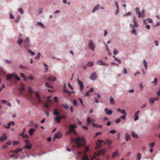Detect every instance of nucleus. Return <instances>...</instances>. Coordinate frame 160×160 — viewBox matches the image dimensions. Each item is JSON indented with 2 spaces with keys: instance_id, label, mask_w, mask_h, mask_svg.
<instances>
[{
  "instance_id": "obj_1",
  "label": "nucleus",
  "mask_w": 160,
  "mask_h": 160,
  "mask_svg": "<svg viewBox=\"0 0 160 160\" xmlns=\"http://www.w3.org/2000/svg\"><path fill=\"white\" fill-rule=\"evenodd\" d=\"M21 34H20L18 38V44L21 45L23 42L24 46L25 48H28L30 46L29 38L28 37H26L25 39L23 40L21 38Z\"/></svg>"
},
{
  "instance_id": "obj_2",
  "label": "nucleus",
  "mask_w": 160,
  "mask_h": 160,
  "mask_svg": "<svg viewBox=\"0 0 160 160\" xmlns=\"http://www.w3.org/2000/svg\"><path fill=\"white\" fill-rule=\"evenodd\" d=\"M72 141H74L75 142L76 144L75 147H78V148H79L83 146L82 144L81 143V141H82V142L83 143V146L85 145V144L86 143L85 140L82 137L81 138H80L79 137H78L76 138L75 140L73 138H72Z\"/></svg>"
},
{
  "instance_id": "obj_3",
  "label": "nucleus",
  "mask_w": 160,
  "mask_h": 160,
  "mask_svg": "<svg viewBox=\"0 0 160 160\" xmlns=\"http://www.w3.org/2000/svg\"><path fill=\"white\" fill-rule=\"evenodd\" d=\"M76 128V126L74 125L71 124L69 126V130L67 133V135L70 134L71 133H73L74 134H77L75 130V128Z\"/></svg>"
},
{
  "instance_id": "obj_4",
  "label": "nucleus",
  "mask_w": 160,
  "mask_h": 160,
  "mask_svg": "<svg viewBox=\"0 0 160 160\" xmlns=\"http://www.w3.org/2000/svg\"><path fill=\"white\" fill-rule=\"evenodd\" d=\"M135 12L136 14L138 16V18H140L141 17H144V11L143 9L140 12L139 8H135Z\"/></svg>"
},
{
  "instance_id": "obj_5",
  "label": "nucleus",
  "mask_w": 160,
  "mask_h": 160,
  "mask_svg": "<svg viewBox=\"0 0 160 160\" xmlns=\"http://www.w3.org/2000/svg\"><path fill=\"white\" fill-rule=\"evenodd\" d=\"M26 145L22 148L23 149H30L32 148V144L30 142L29 140L26 139L25 140Z\"/></svg>"
},
{
  "instance_id": "obj_6",
  "label": "nucleus",
  "mask_w": 160,
  "mask_h": 160,
  "mask_svg": "<svg viewBox=\"0 0 160 160\" xmlns=\"http://www.w3.org/2000/svg\"><path fill=\"white\" fill-rule=\"evenodd\" d=\"M89 150V147L86 146L84 151L82 152L84 153V154L82 156V160H89L88 158L87 155L85 153L86 152H88Z\"/></svg>"
},
{
  "instance_id": "obj_7",
  "label": "nucleus",
  "mask_w": 160,
  "mask_h": 160,
  "mask_svg": "<svg viewBox=\"0 0 160 160\" xmlns=\"http://www.w3.org/2000/svg\"><path fill=\"white\" fill-rule=\"evenodd\" d=\"M133 23L134 25L132 27V29L131 31V33L133 34H136V29L135 28H137L138 27V25L136 22L135 18H133Z\"/></svg>"
},
{
  "instance_id": "obj_8",
  "label": "nucleus",
  "mask_w": 160,
  "mask_h": 160,
  "mask_svg": "<svg viewBox=\"0 0 160 160\" xmlns=\"http://www.w3.org/2000/svg\"><path fill=\"white\" fill-rule=\"evenodd\" d=\"M15 75V73L14 72L12 74H8L6 77V79L7 81H10L12 78H14V75Z\"/></svg>"
},
{
  "instance_id": "obj_9",
  "label": "nucleus",
  "mask_w": 160,
  "mask_h": 160,
  "mask_svg": "<svg viewBox=\"0 0 160 160\" xmlns=\"http://www.w3.org/2000/svg\"><path fill=\"white\" fill-rule=\"evenodd\" d=\"M62 137V134L60 132H58L55 134V136L53 138V141H54L57 138L59 139Z\"/></svg>"
},
{
  "instance_id": "obj_10",
  "label": "nucleus",
  "mask_w": 160,
  "mask_h": 160,
  "mask_svg": "<svg viewBox=\"0 0 160 160\" xmlns=\"http://www.w3.org/2000/svg\"><path fill=\"white\" fill-rule=\"evenodd\" d=\"M15 123L14 121H10L8 124L7 126L4 125L3 127L6 128L7 129H8L10 128L11 125L13 126L14 125Z\"/></svg>"
},
{
  "instance_id": "obj_11",
  "label": "nucleus",
  "mask_w": 160,
  "mask_h": 160,
  "mask_svg": "<svg viewBox=\"0 0 160 160\" xmlns=\"http://www.w3.org/2000/svg\"><path fill=\"white\" fill-rule=\"evenodd\" d=\"M89 47L90 49L93 51H94L95 47L94 45V43L92 41H91L89 43Z\"/></svg>"
},
{
  "instance_id": "obj_12",
  "label": "nucleus",
  "mask_w": 160,
  "mask_h": 160,
  "mask_svg": "<svg viewBox=\"0 0 160 160\" xmlns=\"http://www.w3.org/2000/svg\"><path fill=\"white\" fill-rule=\"evenodd\" d=\"M35 95L38 100V102L39 103H41L42 102L41 98L37 92H35Z\"/></svg>"
},
{
  "instance_id": "obj_13",
  "label": "nucleus",
  "mask_w": 160,
  "mask_h": 160,
  "mask_svg": "<svg viewBox=\"0 0 160 160\" xmlns=\"http://www.w3.org/2000/svg\"><path fill=\"white\" fill-rule=\"evenodd\" d=\"M97 75L96 72H93L90 77V78L92 80H95L97 78Z\"/></svg>"
},
{
  "instance_id": "obj_14",
  "label": "nucleus",
  "mask_w": 160,
  "mask_h": 160,
  "mask_svg": "<svg viewBox=\"0 0 160 160\" xmlns=\"http://www.w3.org/2000/svg\"><path fill=\"white\" fill-rule=\"evenodd\" d=\"M78 84H79L80 87V90L81 91L83 89L84 85H83V83H82V81H80L79 80H78Z\"/></svg>"
},
{
  "instance_id": "obj_15",
  "label": "nucleus",
  "mask_w": 160,
  "mask_h": 160,
  "mask_svg": "<svg viewBox=\"0 0 160 160\" xmlns=\"http://www.w3.org/2000/svg\"><path fill=\"white\" fill-rule=\"evenodd\" d=\"M23 148H21V149L17 148L14 150L10 151V152H12L13 153H17L19 152H22V150H23Z\"/></svg>"
},
{
  "instance_id": "obj_16",
  "label": "nucleus",
  "mask_w": 160,
  "mask_h": 160,
  "mask_svg": "<svg viewBox=\"0 0 160 160\" xmlns=\"http://www.w3.org/2000/svg\"><path fill=\"white\" fill-rule=\"evenodd\" d=\"M48 80L50 81H54L56 79V78L52 76H50L48 78Z\"/></svg>"
},
{
  "instance_id": "obj_17",
  "label": "nucleus",
  "mask_w": 160,
  "mask_h": 160,
  "mask_svg": "<svg viewBox=\"0 0 160 160\" xmlns=\"http://www.w3.org/2000/svg\"><path fill=\"white\" fill-rule=\"evenodd\" d=\"M105 113L108 115H111L112 113V111L111 110L108 109L107 108H105L104 110Z\"/></svg>"
},
{
  "instance_id": "obj_18",
  "label": "nucleus",
  "mask_w": 160,
  "mask_h": 160,
  "mask_svg": "<svg viewBox=\"0 0 160 160\" xmlns=\"http://www.w3.org/2000/svg\"><path fill=\"white\" fill-rule=\"evenodd\" d=\"M7 139V137L6 136V134L5 133H3V136H2L0 138V141L2 142L4 141Z\"/></svg>"
},
{
  "instance_id": "obj_19",
  "label": "nucleus",
  "mask_w": 160,
  "mask_h": 160,
  "mask_svg": "<svg viewBox=\"0 0 160 160\" xmlns=\"http://www.w3.org/2000/svg\"><path fill=\"white\" fill-rule=\"evenodd\" d=\"M159 99V98H150L149 99V101L151 103H152L154 102L155 101L158 100Z\"/></svg>"
},
{
  "instance_id": "obj_20",
  "label": "nucleus",
  "mask_w": 160,
  "mask_h": 160,
  "mask_svg": "<svg viewBox=\"0 0 160 160\" xmlns=\"http://www.w3.org/2000/svg\"><path fill=\"white\" fill-rule=\"evenodd\" d=\"M61 119L60 116H57L55 118L54 121L56 122L57 123H59L60 122Z\"/></svg>"
},
{
  "instance_id": "obj_21",
  "label": "nucleus",
  "mask_w": 160,
  "mask_h": 160,
  "mask_svg": "<svg viewBox=\"0 0 160 160\" xmlns=\"http://www.w3.org/2000/svg\"><path fill=\"white\" fill-rule=\"evenodd\" d=\"M97 62L98 63V64L99 65H106V66H108V64L104 63L101 60H99L98 61H97Z\"/></svg>"
},
{
  "instance_id": "obj_22",
  "label": "nucleus",
  "mask_w": 160,
  "mask_h": 160,
  "mask_svg": "<svg viewBox=\"0 0 160 160\" xmlns=\"http://www.w3.org/2000/svg\"><path fill=\"white\" fill-rule=\"evenodd\" d=\"M144 23L145 24H146L149 23H152V19L149 18H148L144 21Z\"/></svg>"
},
{
  "instance_id": "obj_23",
  "label": "nucleus",
  "mask_w": 160,
  "mask_h": 160,
  "mask_svg": "<svg viewBox=\"0 0 160 160\" xmlns=\"http://www.w3.org/2000/svg\"><path fill=\"white\" fill-rule=\"evenodd\" d=\"M53 114L55 116H58L60 115V113L57 109H55L54 110Z\"/></svg>"
},
{
  "instance_id": "obj_24",
  "label": "nucleus",
  "mask_w": 160,
  "mask_h": 160,
  "mask_svg": "<svg viewBox=\"0 0 160 160\" xmlns=\"http://www.w3.org/2000/svg\"><path fill=\"white\" fill-rule=\"evenodd\" d=\"M105 150H100L98 153V157L99 156L100 154L104 155L105 153Z\"/></svg>"
},
{
  "instance_id": "obj_25",
  "label": "nucleus",
  "mask_w": 160,
  "mask_h": 160,
  "mask_svg": "<svg viewBox=\"0 0 160 160\" xmlns=\"http://www.w3.org/2000/svg\"><path fill=\"white\" fill-rule=\"evenodd\" d=\"M35 131V130L34 129L32 128L29 130V133L30 135H32Z\"/></svg>"
},
{
  "instance_id": "obj_26",
  "label": "nucleus",
  "mask_w": 160,
  "mask_h": 160,
  "mask_svg": "<svg viewBox=\"0 0 160 160\" xmlns=\"http://www.w3.org/2000/svg\"><path fill=\"white\" fill-rule=\"evenodd\" d=\"M28 90L29 93H30V94L31 95H32L33 93V91L32 88L31 87L29 86L28 87Z\"/></svg>"
},
{
  "instance_id": "obj_27",
  "label": "nucleus",
  "mask_w": 160,
  "mask_h": 160,
  "mask_svg": "<svg viewBox=\"0 0 160 160\" xmlns=\"http://www.w3.org/2000/svg\"><path fill=\"white\" fill-rule=\"evenodd\" d=\"M100 6L99 4L97 5L94 8L93 10L92 11L93 12H94L98 10L100 8Z\"/></svg>"
},
{
  "instance_id": "obj_28",
  "label": "nucleus",
  "mask_w": 160,
  "mask_h": 160,
  "mask_svg": "<svg viewBox=\"0 0 160 160\" xmlns=\"http://www.w3.org/2000/svg\"><path fill=\"white\" fill-rule=\"evenodd\" d=\"M132 137L135 138H137L138 135L136 133H135L134 131H132L131 132Z\"/></svg>"
},
{
  "instance_id": "obj_29",
  "label": "nucleus",
  "mask_w": 160,
  "mask_h": 160,
  "mask_svg": "<svg viewBox=\"0 0 160 160\" xmlns=\"http://www.w3.org/2000/svg\"><path fill=\"white\" fill-rule=\"evenodd\" d=\"M92 126L93 127H96L98 128H101L102 127V126L101 125H98L95 123H93Z\"/></svg>"
},
{
  "instance_id": "obj_30",
  "label": "nucleus",
  "mask_w": 160,
  "mask_h": 160,
  "mask_svg": "<svg viewBox=\"0 0 160 160\" xmlns=\"http://www.w3.org/2000/svg\"><path fill=\"white\" fill-rule=\"evenodd\" d=\"M63 91L65 92L67 94H68L69 95H71L72 93V92H70L68 90H66L65 88L64 89Z\"/></svg>"
},
{
  "instance_id": "obj_31",
  "label": "nucleus",
  "mask_w": 160,
  "mask_h": 160,
  "mask_svg": "<svg viewBox=\"0 0 160 160\" xmlns=\"http://www.w3.org/2000/svg\"><path fill=\"white\" fill-rule=\"evenodd\" d=\"M87 122L88 123H90L93 122L94 120L93 119H91L90 118L88 117L87 118Z\"/></svg>"
},
{
  "instance_id": "obj_32",
  "label": "nucleus",
  "mask_w": 160,
  "mask_h": 160,
  "mask_svg": "<svg viewBox=\"0 0 160 160\" xmlns=\"http://www.w3.org/2000/svg\"><path fill=\"white\" fill-rule=\"evenodd\" d=\"M158 80L156 78L154 79V80L152 82L153 83V85L154 86H156L157 84Z\"/></svg>"
},
{
  "instance_id": "obj_33",
  "label": "nucleus",
  "mask_w": 160,
  "mask_h": 160,
  "mask_svg": "<svg viewBox=\"0 0 160 160\" xmlns=\"http://www.w3.org/2000/svg\"><path fill=\"white\" fill-rule=\"evenodd\" d=\"M94 65L93 62H90L86 64L87 67H90L93 66Z\"/></svg>"
},
{
  "instance_id": "obj_34",
  "label": "nucleus",
  "mask_w": 160,
  "mask_h": 160,
  "mask_svg": "<svg viewBox=\"0 0 160 160\" xmlns=\"http://www.w3.org/2000/svg\"><path fill=\"white\" fill-rule=\"evenodd\" d=\"M118 151H116V152H113L112 153V158H113L116 157V156H118Z\"/></svg>"
},
{
  "instance_id": "obj_35",
  "label": "nucleus",
  "mask_w": 160,
  "mask_h": 160,
  "mask_svg": "<svg viewBox=\"0 0 160 160\" xmlns=\"http://www.w3.org/2000/svg\"><path fill=\"white\" fill-rule=\"evenodd\" d=\"M130 136L128 133L126 134V139L127 141H128L130 139Z\"/></svg>"
},
{
  "instance_id": "obj_36",
  "label": "nucleus",
  "mask_w": 160,
  "mask_h": 160,
  "mask_svg": "<svg viewBox=\"0 0 160 160\" xmlns=\"http://www.w3.org/2000/svg\"><path fill=\"white\" fill-rule=\"evenodd\" d=\"M143 63L144 65L145 68L146 70H147V67H148L147 63L145 60H144L143 61Z\"/></svg>"
},
{
  "instance_id": "obj_37",
  "label": "nucleus",
  "mask_w": 160,
  "mask_h": 160,
  "mask_svg": "<svg viewBox=\"0 0 160 160\" xmlns=\"http://www.w3.org/2000/svg\"><path fill=\"white\" fill-rule=\"evenodd\" d=\"M112 143V142L111 141L107 140L105 142V144H106L110 145Z\"/></svg>"
},
{
  "instance_id": "obj_38",
  "label": "nucleus",
  "mask_w": 160,
  "mask_h": 160,
  "mask_svg": "<svg viewBox=\"0 0 160 160\" xmlns=\"http://www.w3.org/2000/svg\"><path fill=\"white\" fill-rule=\"evenodd\" d=\"M19 143L20 142L18 141H13L12 143V145L13 146H16L19 144Z\"/></svg>"
},
{
  "instance_id": "obj_39",
  "label": "nucleus",
  "mask_w": 160,
  "mask_h": 160,
  "mask_svg": "<svg viewBox=\"0 0 160 160\" xmlns=\"http://www.w3.org/2000/svg\"><path fill=\"white\" fill-rule=\"evenodd\" d=\"M62 106L65 109H68L69 107L68 105L67 104H62Z\"/></svg>"
},
{
  "instance_id": "obj_40",
  "label": "nucleus",
  "mask_w": 160,
  "mask_h": 160,
  "mask_svg": "<svg viewBox=\"0 0 160 160\" xmlns=\"http://www.w3.org/2000/svg\"><path fill=\"white\" fill-rule=\"evenodd\" d=\"M37 24L39 26L41 27L42 28H44L43 24L41 22H37Z\"/></svg>"
},
{
  "instance_id": "obj_41",
  "label": "nucleus",
  "mask_w": 160,
  "mask_h": 160,
  "mask_svg": "<svg viewBox=\"0 0 160 160\" xmlns=\"http://www.w3.org/2000/svg\"><path fill=\"white\" fill-rule=\"evenodd\" d=\"M25 89V86L24 85H22L20 88V91L22 92Z\"/></svg>"
},
{
  "instance_id": "obj_42",
  "label": "nucleus",
  "mask_w": 160,
  "mask_h": 160,
  "mask_svg": "<svg viewBox=\"0 0 160 160\" xmlns=\"http://www.w3.org/2000/svg\"><path fill=\"white\" fill-rule=\"evenodd\" d=\"M101 146V145L100 144L98 143H96V146L95 148V149L96 150L98 149Z\"/></svg>"
},
{
  "instance_id": "obj_43",
  "label": "nucleus",
  "mask_w": 160,
  "mask_h": 160,
  "mask_svg": "<svg viewBox=\"0 0 160 160\" xmlns=\"http://www.w3.org/2000/svg\"><path fill=\"white\" fill-rule=\"evenodd\" d=\"M45 86L46 87L49 88H52V87L49 84L48 82H46L45 83Z\"/></svg>"
},
{
  "instance_id": "obj_44",
  "label": "nucleus",
  "mask_w": 160,
  "mask_h": 160,
  "mask_svg": "<svg viewBox=\"0 0 160 160\" xmlns=\"http://www.w3.org/2000/svg\"><path fill=\"white\" fill-rule=\"evenodd\" d=\"M73 104L74 106H78L77 102L76 99H74L73 100Z\"/></svg>"
},
{
  "instance_id": "obj_45",
  "label": "nucleus",
  "mask_w": 160,
  "mask_h": 160,
  "mask_svg": "<svg viewBox=\"0 0 160 160\" xmlns=\"http://www.w3.org/2000/svg\"><path fill=\"white\" fill-rule=\"evenodd\" d=\"M28 52L30 53L32 55H35V52L32 51L29 49H28Z\"/></svg>"
},
{
  "instance_id": "obj_46",
  "label": "nucleus",
  "mask_w": 160,
  "mask_h": 160,
  "mask_svg": "<svg viewBox=\"0 0 160 160\" xmlns=\"http://www.w3.org/2000/svg\"><path fill=\"white\" fill-rule=\"evenodd\" d=\"M110 101L111 103L112 104H113L114 100L113 98H112V97H111L110 98Z\"/></svg>"
},
{
  "instance_id": "obj_47",
  "label": "nucleus",
  "mask_w": 160,
  "mask_h": 160,
  "mask_svg": "<svg viewBox=\"0 0 160 160\" xmlns=\"http://www.w3.org/2000/svg\"><path fill=\"white\" fill-rule=\"evenodd\" d=\"M41 55V53L40 52H38V55L35 57L36 59H39Z\"/></svg>"
},
{
  "instance_id": "obj_48",
  "label": "nucleus",
  "mask_w": 160,
  "mask_h": 160,
  "mask_svg": "<svg viewBox=\"0 0 160 160\" xmlns=\"http://www.w3.org/2000/svg\"><path fill=\"white\" fill-rule=\"evenodd\" d=\"M155 143L154 142L152 143L151 144H150L149 145V147L150 148L151 147L152 148L155 145Z\"/></svg>"
},
{
  "instance_id": "obj_49",
  "label": "nucleus",
  "mask_w": 160,
  "mask_h": 160,
  "mask_svg": "<svg viewBox=\"0 0 160 160\" xmlns=\"http://www.w3.org/2000/svg\"><path fill=\"white\" fill-rule=\"evenodd\" d=\"M137 156V158H137L138 160H139L141 159V154L140 153H138V154Z\"/></svg>"
},
{
  "instance_id": "obj_50",
  "label": "nucleus",
  "mask_w": 160,
  "mask_h": 160,
  "mask_svg": "<svg viewBox=\"0 0 160 160\" xmlns=\"http://www.w3.org/2000/svg\"><path fill=\"white\" fill-rule=\"evenodd\" d=\"M14 78H15L17 79L18 81L20 80V78L19 77H18L17 75L16 74L15 75H14Z\"/></svg>"
},
{
  "instance_id": "obj_51",
  "label": "nucleus",
  "mask_w": 160,
  "mask_h": 160,
  "mask_svg": "<svg viewBox=\"0 0 160 160\" xmlns=\"http://www.w3.org/2000/svg\"><path fill=\"white\" fill-rule=\"evenodd\" d=\"M121 119L120 118H118L115 120V122L117 123H120L121 122Z\"/></svg>"
},
{
  "instance_id": "obj_52",
  "label": "nucleus",
  "mask_w": 160,
  "mask_h": 160,
  "mask_svg": "<svg viewBox=\"0 0 160 160\" xmlns=\"http://www.w3.org/2000/svg\"><path fill=\"white\" fill-rule=\"evenodd\" d=\"M5 61L8 64H11L12 63V61H10L7 59H5Z\"/></svg>"
},
{
  "instance_id": "obj_53",
  "label": "nucleus",
  "mask_w": 160,
  "mask_h": 160,
  "mask_svg": "<svg viewBox=\"0 0 160 160\" xmlns=\"http://www.w3.org/2000/svg\"><path fill=\"white\" fill-rule=\"evenodd\" d=\"M126 115H124L122 116H121L120 117V118L123 119L124 120H125V119L126 118Z\"/></svg>"
},
{
  "instance_id": "obj_54",
  "label": "nucleus",
  "mask_w": 160,
  "mask_h": 160,
  "mask_svg": "<svg viewBox=\"0 0 160 160\" xmlns=\"http://www.w3.org/2000/svg\"><path fill=\"white\" fill-rule=\"evenodd\" d=\"M117 132L115 130H111L110 131H109V132L111 133L112 134H114V133H116Z\"/></svg>"
},
{
  "instance_id": "obj_55",
  "label": "nucleus",
  "mask_w": 160,
  "mask_h": 160,
  "mask_svg": "<svg viewBox=\"0 0 160 160\" xmlns=\"http://www.w3.org/2000/svg\"><path fill=\"white\" fill-rule=\"evenodd\" d=\"M94 90V89L93 88H90L89 90L88 91V92H93Z\"/></svg>"
},
{
  "instance_id": "obj_56",
  "label": "nucleus",
  "mask_w": 160,
  "mask_h": 160,
  "mask_svg": "<svg viewBox=\"0 0 160 160\" xmlns=\"http://www.w3.org/2000/svg\"><path fill=\"white\" fill-rule=\"evenodd\" d=\"M115 61L119 63H121V60L118 58H116Z\"/></svg>"
},
{
  "instance_id": "obj_57",
  "label": "nucleus",
  "mask_w": 160,
  "mask_h": 160,
  "mask_svg": "<svg viewBox=\"0 0 160 160\" xmlns=\"http://www.w3.org/2000/svg\"><path fill=\"white\" fill-rule=\"evenodd\" d=\"M98 156V153H95L92 156V158H95V157H96V156Z\"/></svg>"
},
{
  "instance_id": "obj_58",
  "label": "nucleus",
  "mask_w": 160,
  "mask_h": 160,
  "mask_svg": "<svg viewBox=\"0 0 160 160\" xmlns=\"http://www.w3.org/2000/svg\"><path fill=\"white\" fill-rule=\"evenodd\" d=\"M79 101L80 103H81V104L83 105V106H84V105L83 103V102H82V99L81 98H79Z\"/></svg>"
},
{
  "instance_id": "obj_59",
  "label": "nucleus",
  "mask_w": 160,
  "mask_h": 160,
  "mask_svg": "<svg viewBox=\"0 0 160 160\" xmlns=\"http://www.w3.org/2000/svg\"><path fill=\"white\" fill-rule=\"evenodd\" d=\"M18 11L19 12L22 14L23 13V11L22 8H20L18 9Z\"/></svg>"
},
{
  "instance_id": "obj_60",
  "label": "nucleus",
  "mask_w": 160,
  "mask_h": 160,
  "mask_svg": "<svg viewBox=\"0 0 160 160\" xmlns=\"http://www.w3.org/2000/svg\"><path fill=\"white\" fill-rule=\"evenodd\" d=\"M121 112L122 114H123L124 115L126 114V113L125 112V111L124 110H121Z\"/></svg>"
},
{
  "instance_id": "obj_61",
  "label": "nucleus",
  "mask_w": 160,
  "mask_h": 160,
  "mask_svg": "<svg viewBox=\"0 0 160 160\" xmlns=\"http://www.w3.org/2000/svg\"><path fill=\"white\" fill-rule=\"evenodd\" d=\"M20 76L23 78H25V75L23 73H20Z\"/></svg>"
},
{
  "instance_id": "obj_62",
  "label": "nucleus",
  "mask_w": 160,
  "mask_h": 160,
  "mask_svg": "<svg viewBox=\"0 0 160 160\" xmlns=\"http://www.w3.org/2000/svg\"><path fill=\"white\" fill-rule=\"evenodd\" d=\"M44 106L45 108H48L49 107V105L47 103L45 104Z\"/></svg>"
},
{
  "instance_id": "obj_63",
  "label": "nucleus",
  "mask_w": 160,
  "mask_h": 160,
  "mask_svg": "<svg viewBox=\"0 0 160 160\" xmlns=\"http://www.w3.org/2000/svg\"><path fill=\"white\" fill-rule=\"evenodd\" d=\"M1 102L3 103H7L8 102L6 100H1Z\"/></svg>"
},
{
  "instance_id": "obj_64",
  "label": "nucleus",
  "mask_w": 160,
  "mask_h": 160,
  "mask_svg": "<svg viewBox=\"0 0 160 160\" xmlns=\"http://www.w3.org/2000/svg\"><path fill=\"white\" fill-rule=\"evenodd\" d=\"M82 128L85 130H87L88 129V128L84 126H82Z\"/></svg>"
}]
</instances>
